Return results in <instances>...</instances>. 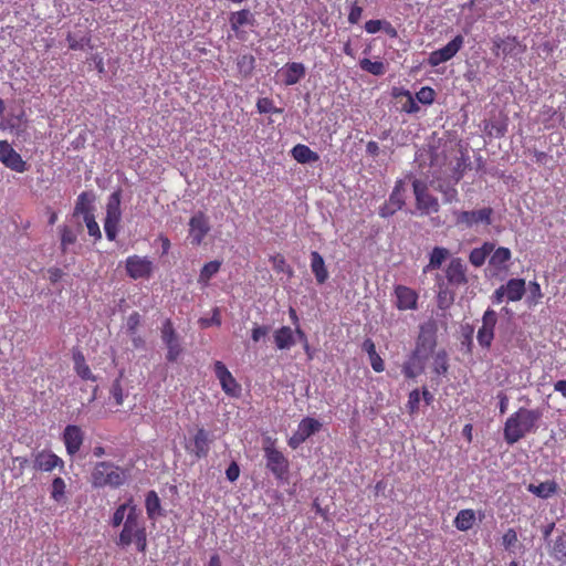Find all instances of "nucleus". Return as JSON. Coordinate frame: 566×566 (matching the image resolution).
Here are the masks:
<instances>
[{"mask_svg": "<svg viewBox=\"0 0 566 566\" xmlns=\"http://www.w3.org/2000/svg\"><path fill=\"white\" fill-rule=\"evenodd\" d=\"M543 412L539 409L520 408L512 413L504 424V440L507 444H514L523 439L527 433L537 430V422L542 418Z\"/></svg>", "mask_w": 566, "mask_h": 566, "instance_id": "f257e3e1", "label": "nucleus"}, {"mask_svg": "<svg viewBox=\"0 0 566 566\" xmlns=\"http://www.w3.org/2000/svg\"><path fill=\"white\" fill-rule=\"evenodd\" d=\"M126 480L125 472L112 462H98L92 471L91 482L94 488H118Z\"/></svg>", "mask_w": 566, "mask_h": 566, "instance_id": "f03ea898", "label": "nucleus"}, {"mask_svg": "<svg viewBox=\"0 0 566 566\" xmlns=\"http://www.w3.org/2000/svg\"><path fill=\"white\" fill-rule=\"evenodd\" d=\"M452 214L454 216V224L463 230L471 229L479 224H491L493 209L488 207L471 211L453 210Z\"/></svg>", "mask_w": 566, "mask_h": 566, "instance_id": "7ed1b4c3", "label": "nucleus"}, {"mask_svg": "<svg viewBox=\"0 0 566 566\" xmlns=\"http://www.w3.org/2000/svg\"><path fill=\"white\" fill-rule=\"evenodd\" d=\"M412 188L417 209L420 210L422 214H430L439 211V201L436 197L429 193L426 182L415 179L412 181Z\"/></svg>", "mask_w": 566, "mask_h": 566, "instance_id": "20e7f679", "label": "nucleus"}, {"mask_svg": "<svg viewBox=\"0 0 566 566\" xmlns=\"http://www.w3.org/2000/svg\"><path fill=\"white\" fill-rule=\"evenodd\" d=\"M437 332L438 325L433 319L421 324L415 350L430 357L437 346Z\"/></svg>", "mask_w": 566, "mask_h": 566, "instance_id": "39448f33", "label": "nucleus"}, {"mask_svg": "<svg viewBox=\"0 0 566 566\" xmlns=\"http://www.w3.org/2000/svg\"><path fill=\"white\" fill-rule=\"evenodd\" d=\"M160 334L161 339L167 347V360L171 363L176 361L182 352V347L180 345L179 336L169 318L163 323Z\"/></svg>", "mask_w": 566, "mask_h": 566, "instance_id": "423d86ee", "label": "nucleus"}, {"mask_svg": "<svg viewBox=\"0 0 566 566\" xmlns=\"http://www.w3.org/2000/svg\"><path fill=\"white\" fill-rule=\"evenodd\" d=\"M463 44L464 38L460 34L457 35L447 45L430 53L428 59L429 64L431 66H438L439 64L451 60L461 50Z\"/></svg>", "mask_w": 566, "mask_h": 566, "instance_id": "0eeeda50", "label": "nucleus"}, {"mask_svg": "<svg viewBox=\"0 0 566 566\" xmlns=\"http://www.w3.org/2000/svg\"><path fill=\"white\" fill-rule=\"evenodd\" d=\"M0 161L15 172H24L29 168L21 155L7 140H0Z\"/></svg>", "mask_w": 566, "mask_h": 566, "instance_id": "6e6552de", "label": "nucleus"}, {"mask_svg": "<svg viewBox=\"0 0 566 566\" xmlns=\"http://www.w3.org/2000/svg\"><path fill=\"white\" fill-rule=\"evenodd\" d=\"M405 182L402 180H398L389 197V200L380 207L379 216L382 218H388L400 210L405 205Z\"/></svg>", "mask_w": 566, "mask_h": 566, "instance_id": "1a4fd4ad", "label": "nucleus"}, {"mask_svg": "<svg viewBox=\"0 0 566 566\" xmlns=\"http://www.w3.org/2000/svg\"><path fill=\"white\" fill-rule=\"evenodd\" d=\"M497 322L495 311L488 308L482 317V326L478 331L476 339L481 347L489 348L494 338V327Z\"/></svg>", "mask_w": 566, "mask_h": 566, "instance_id": "9d476101", "label": "nucleus"}, {"mask_svg": "<svg viewBox=\"0 0 566 566\" xmlns=\"http://www.w3.org/2000/svg\"><path fill=\"white\" fill-rule=\"evenodd\" d=\"M127 274L134 279H148L153 272V262L146 256L132 255L126 259Z\"/></svg>", "mask_w": 566, "mask_h": 566, "instance_id": "9b49d317", "label": "nucleus"}, {"mask_svg": "<svg viewBox=\"0 0 566 566\" xmlns=\"http://www.w3.org/2000/svg\"><path fill=\"white\" fill-rule=\"evenodd\" d=\"M214 374L227 395L238 397L241 394V386L222 361L214 363Z\"/></svg>", "mask_w": 566, "mask_h": 566, "instance_id": "f8f14e48", "label": "nucleus"}, {"mask_svg": "<svg viewBox=\"0 0 566 566\" xmlns=\"http://www.w3.org/2000/svg\"><path fill=\"white\" fill-rule=\"evenodd\" d=\"M266 468L277 478L282 479L289 469V462L283 453L273 447L264 448Z\"/></svg>", "mask_w": 566, "mask_h": 566, "instance_id": "ddd939ff", "label": "nucleus"}, {"mask_svg": "<svg viewBox=\"0 0 566 566\" xmlns=\"http://www.w3.org/2000/svg\"><path fill=\"white\" fill-rule=\"evenodd\" d=\"M33 468L36 471L51 472L59 468L64 470V461L50 450H42L34 454Z\"/></svg>", "mask_w": 566, "mask_h": 566, "instance_id": "4468645a", "label": "nucleus"}, {"mask_svg": "<svg viewBox=\"0 0 566 566\" xmlns=\"http://www.w3.org/2000/svg\"><path fill=\"white\" fill-rule=\"evenodd\" d=\"M144 527L138 523V516L136 514L135 506L129 507V512L124 522V527L119 534L117 539V545L119 546H128L133 543V536H135L139 531Z\"/></svg>", "mask_w": 566, "mask_h": 566, "instance_id": "2eb2a0df", "label": "nucleus"}, {"mask_svg": "<svg viewBox=\"0 0 566 566\" xmlns=\"http://www.w3.org/2000/svg\"><path fill=\"white\" fill-rule=\"evenodd\" d=\"M210 231L208 218L203 212H197L189 221V237L193 245H200Z\"/></svg>", "mask_w": 566, "mask_h": 566, "instance_id": "dca6fc26", "label": "nucleus"}, {"mask_svg": "<svg viewBox=\"0 0 566 566\" xmlns=\"http://www.w3.org/2000/svg\"><path fill=\"white\" fill-rule=\"evenodd\" d=\"M444 272L447 283L451 286L459 287L468 283L467 266L460 258H453Z\"/></svg>", "mask_w": 566, "mask_h": 566, "instance_id": "f3484780", "label": "nucleus"}, {"mask_svg": "<svg viewBox=\"0 0 566 566\" xmlns=\"http://www.w3.org/2000/svg\"><path fill=\"white\" fill-rule=\"evenodd\" d=\"M428 359V356L413 349L411 356L402 365L403 375L407 378H416L423 373Z\"/></svg>", "mask_w": 566, "mask_h": 566, "instance_id": "a211bd4d", "label": "nucleus"}, {"mask_svg": "<svg viewBox=\"0 0 566 566\" xmlns=\"http://www.w3.org/2000/svg\"><path fill=\"white\" fill-rule=\"evenodd\" d=\"M83 432L80 427L69 424L64 429L63 440L66 448V452L70 455H74L81 448L83 443Z\"/></svg>", "mask_w": 566, "mask_h": 566, "instance_id": "6ab92c4d", "label": "nucleus"}, {"mask_svg": "<svg viewBox=\"0 0 566 566\" xmlns=\"http://www.w3.org/2000/svg\"><path fill=\"white\" fill-rule=\"evenodd\" d=\"M280 72L283 76L284 85L291 86L297 84L305 76L306 69L302 63L291 62L286 63Z\"/></svg>", "mask_w": 566, "mask_h": 566, "instance_id": "aec40b11", "label": "nucleus"}, {"mask_svg": "<svg viewBox=\"0 0 566 566\" xmlns=\"http://www.w3.org/2000/svg\"><path fill=\"white\" fill-rule=\"evenodd\" d=\"M395 295L397 298L396 305L399 310H415L417 307V294L411 289L398 285L395 289Z\"/></svg>", "mask_w": 566, "mask_h": 566, "instance_id": "412c9836", "label": "nucleus"}, {"mask_svg": "<svg viewBox=\"0 0 566 566\" xmlns=\"http://www.w3.org/2000/svg\"><path fill=\"white\" fill-rule=\"evenodd\" d=\"M274 343L277 349L289 350L296 344L294 331L289 326L277 328L273 334Z\"/></svg>", "mask_w": 566, "mask_h": 566, "instance_id": "4be33fe9", "label": "nucleus"}, {"mask_svg": "<svg viewBox=\"0 0 566 566\" xmlns=\"http://www.w3.org/2000/svg\"><path fill=\"white\" fill-rule=\"evenodd\" d=\"M209 433L205 429H198L193 437V447L190 450L191 453H193L197 458H205L208 455L209 452Z\"/></svg>", "mask_w": 566, "mask_h": 566, "instance_id": "5701e85b", "label": "nucleus"}, {"mask_svg": "<svg viewBox=\"0 0 566 566\" xmlns=\"http://www.w3.org/2000/svg\"><path fill=\"white\" fill-rule=\"evenodd\" d=\"M311 270L318 284H324L328 279V271L323 256L317 251L311 252Z\"/></svg>", "mask_w": 566, "mask_h": 566, "instance_id": "b1692460", "label": "nucleus"}, {"mask_svg": "<svg viewBox=\"0 0 566 566\" xmlns=\"http://www.w3.org/2000/svg\"><path fill=\"white\" fill-rule=\"evenodd\" d=\"M450 256L447 248L434 247L429 256V263L423 268V273H429L441 268L442 263Z\"/></svg>", "mask_w": 566, "mask_h": 566, "instance_id": "393cba45", "label": "nucleus"}, {"mask_svg": "<svg viewBox=\"0 0 566 566\" xmlns=\"http://www.w3.org/2000/svg\"><path fill=\"white\" fill-rule=\"evenodd\" d=\"M503 287L506 292L507 301L516 302L525 293V281L523 279H511Z\"/></svg>", "mask_w": 566, "mask_h": 566, "instance_id": "a878e982", "label": "nucleus"}, {"mask_svg": "<svg viewBox=\"0 0 566 566\" xmlns=\"http://www.w3.org/2000/svg\"><path fill=\"white\" fill-rule=\"evenodd\" d=\"M292 156L300 164H311L319 159V156L315 151L303 144H297L292 148Z\"/></svg>", "mask_w": 566, "mask_h": 566, "instance_id": "bb28decb", "label": "nucleus"}, {"mask_svg": "<svg viewBox=\"0 0 566 566\" xmlns=\"http://www.w3.org/2000/svg\"><path fill=\"white\" fill-rule=\"evenodd\" d=\"M122 218V211H107L104 220V230L106 238L114 241L117 235V227Z\"/></svg>", "mask_w": 566, "mask_h": 566, "instance_id": "cd10ccee", "label": "nucleus"}, {"mask_svg": "<svg viewBox=\"0 0 566 566\" xmlns=\"http://www.w3.org/2000/svg\"><path fill=\"white\" fill-rule=\"evenodd\" d=\"M551 557L556 562L566 565V533L559 534L551 546Z\"/></svg>", "mask_w": 566, "mask_h": 566, "instance_id": "c85d7f7f", "label": "nucleus"}, {"mask_svg": "<svg viewBox=\"0 0 566 566\" xmlns=\"http://www.w3.org/2000/svg\"><path fill=\"white\" fill-rule=\"evenodd\" d=\"M527 491L541 499H548L557 491V484L554 481H545L539 484H528Z\"/></svg>", "mask_w": 566, "mask_h": 566, "instance_id": "c756f323", "label": "nucleus"}, {"mask_svg": "<svg viewBox=\"0 0 566 566\" xmlns=\"http://www.w3.org/2000/svg\"><path fill=\"white\" fill-rule=\"evenodd\" d=\"M493 250L494 244L490 242H485L482 247L473 249L469 255L471 264L476 268L482 266L486 256L490 255Z\"/></svg>", "mask_w": 566, "mask_h": 566, "instance_id": "7c9ffc66", "label": "nucleus"}, {"mask_svg": "<svg viewBox=\"0 0 566 566\" xmlns=\"http://www.w3.org/2000/svg\"><path fill=\"white\" fill-rule=\"evenodd\" d=\"M255 19L248 9H243L237 12H232L230 15V24L233 31H238L240 27L250 24L254 25Z\"/></svg>", "mask_w": 566, "mask_h": 566, "instance_id": "2f4dec72", "label": "nucleus"}, {"mask_svg": "<svg viewBox=\"0 0 566 566\" xmlns=\"http://www.w3.org/2000/svg\"><path fill=\"white\" fill-rule=\"evenodd\" d=\"M66 41L71 50H83L91 42V36L86 31L69 32Z\"/></svg>", "mask_w": 566, "mask_h": 566, "instance_id": "473e14b6", "label": "nucleus"}, {"mask_svg": "<svg viewBox=\"0 0 566 566\" xmlns=\"http://www.w3.org/2000/svg\"><path fill=\"white\" fill-rule=\"evenodd\" d=\"M145 506L147 515L150 520H155L163 515L160 500L155 491H149L146 495Z\"/></svg>", "mask_w": 566, "mask_h": 566, "instance_id": "72a5a7b5", "label": "nucleus"}, {"mask_svg": "<svg viewBox=\"0 0 566 566\" xmlns=\"http://www.w3.org/2000/svg\"><path fill=\"white\" fill-rule=\"evenodd\" d=\"M321 427H322V423L318 420L311 418V417H306L301 420V422L297 426L296 431L303 438L307 439L311 436H313L314 433H316L317 431H319Z\"/></svg>", "mask_w": 566, "mask_h": 566, "instance_id": "f704fd0d", "label": "nucleus"}, {"mask_svg": "<svg viewBox=\"0 0 566 566\" xmlns=\"http://www.w3.org/2000/svg\"><path fill=\"white\" fill-rule=\"evenodd\" d=\"M475 521V514L473 510H461L455 518H454V526L459 531H468L470 530Z\"/></svg>", "mask_w": 566, "mask_h": 566, "instance_id": "c9c22d12", "label": "nucleus"}, {"mask_svg": "<svg viewBox=\"0 0 566 566\" xmlns=\"http://www.w3.org/2000/svg\"><path fill=\"white\" fill-rule=\"evenodd\" d=\"M65 492H66L65 481L60 476L54 478L52 481V484H51V492H50L51 499L53 501H55L56 503L64 502L66 499Z\"/></svg>", "mask_w": 566, "mask_h": 566, "instance_id": "e433bc0d", "label": "nucleus"}, {"mask_svg": "<svg viewBox=\"0 0 566 566\" xmlns=\"http://www.w3.org/2000/svg\"><path fill=\"white\" fill-rule=\"evenodd\" d=\"M92 198L87 192H82L76 200L74 208V216H85L92 214L91 208Z\"/></svg>", "mask_w": 566, "mask_h": 566, "instance_id": "4c0bfd02", "label": "nucleus"}, {"mask_svg": "<svg viewBox=\"0 0 566 566\" xmlns=\"http://www.w3.org/2000/svg\"><path fill=\"white\" fill-rule=\"evenodd\" d=\"M434 189L442 193L443 201L446 203L458 201V199H459L458 198V190L455 188L454 182L453 184H446V182H442V181H438V184L434 187Z\"/></svg>", "mask_w": 566, "mask_h": 566, "instance_id": "58836bf2", "label": "nucleus"}, {"mask_svg": "<svg viewBox=\"0 0 566 566\" xmlns=\"http://www.w3.org/2000/svg\"><path fill=\"white\" fill-rule=\"evenodd\" d=\"M359 66L361 70L373 74V75H384L386 72L385 64L378 61H370L369 59H363L359 61Z\"/></svg>", "mask_w": 566, "mask_h": 566, "instance_id": "ea45409f", "label": "nucleus"}, {"mask_svg": "<svg viewBox=\"0 0 566 566\" xmlns=\"http://www.w3.org/2000/svg\"><path fill=\"white\" fill-rule=\"evenodd\" d=\"M59 230L61 234V249L63 252H66L69 250V247L73 245L76 242L77 235L67 226H62L59 228Z\"/></svg>", "mask_w": 566, "mask_h": 566, "instance_id": "a19ab883", "label": "nucleus"}, {"mask_svg": "<svg viewBox=\"0 0 566 566\" xmlns=\"http://www.w3.org/2000/svg\"><path fill=\"white\" fill-rule=\"evenodd\" d=\"M75 370L77 375L86 380H95L90 367L86 365L82 354L74 355Z\"/></svg>", "mask_w": 566, "mask_h": 566, "instance_id": "79ce46f5", "label": "nucleus"}, {"mask_svg": "<svg viewBox=\"0 0 566 566\" xmlns=\"http://www.w3.org/2000/svg\"><path fill=\"white\" fill-rule=\"evenodd\" d=\"M511 259V251L507 248H497L493 250V254L490 259V264L496 268L502 266L505 262Z\"/></svg>", "mask_w": 566, "mask_h": 566, "instance_id": "37998d69", "label": "nucleus"}, {"mask_svg": "<svg viewBox=\"0 0 566 566\" xmlns=\"http://www.w3.org/2000/svg\"><path fill=\"white\" fill-rule=\"evenodd\" d=\"M518 544L517 533L514 528H509L502 536V546L506 552L514 553Z\"/></svg>", "mask_w": 566, "mask_h": 566, "instance_id": "c03bdc74", "label": "nucleus"}, {"mask_svg": "<svg viewBox=\"0 0 566 566\" xmlns=\"http://www.w3.org/2000/svg\"><path fill=\"white\" fill-rule=\"evenodd\" d=\"M254 62H255V59L253 55H251V54L241 55L238 59V66H239L240 72L244 76L251 75V73L254 69Z\"/></svg>", "mask_w": 566, "mask_h": 566, "instance_id": "a18cd8bd", "label": "nucleus"}, {"mask_svg": "<svg viewBox=\"0 0 566 566\" xmlns=\"http://www.w3.org/2000/svg\"><path fill=\"white\" fill-rule=\"evenodd\" d=\"M433 371L437 375H442L448 371V359L444 350H440L434 355Z\"/></svg>", "mask_w": 566, "mask_h": 566, "instance_id": "49530a36", "label": "nucleus"}, {"mask_svg": "<svg viewBox=\"0 0 566 566\" xmlns=\"http://www.w3.org/2000/svg\"><path fill=\"white\" fill-rule=\"evenodd\" d=\"M256 108H258L259 113H261V114H263V113L264 114H268V113L280 114V113H282V109L281 108H276L273 105L272 99H270L268 97L259 98L258 102H256Z\"/></svg>", "mask_w": 566, "mask_h": 566, "instance_id": "de8ad7c7", "label": "nucleus"}, {"mask_svg": "<svg viewBox=\"0 0 566 566\" xmlns=\"http://www.w3.org/2000/svg\"><path fill=\"white\" fill-rule=\"evenodd\" d=\"M83 220L86 224L88 234L91 237H94L95 239H101L102 232L99 230L98 223L95 221L94 214L92 213V214L85 216L83 218Z\"/></svg>", "mask_w": 566, "mask_h": 566, "instance_id": "09e8293b", "label": "nucleus"}, {"mask_svg": "<svg viewBox=\"0 0 566 566\" xmlns=\"http://www.w3.org/2000/svg\"><path fill=\"white\" fill-rule=\"evenodd\" d=\"M220 269V263L218 261H211L202 268L200 272V280L208 281L212 275H214Z\"/></svg>", "mask_w": 566, "mask_h": 566, "instance_id": "8fccbe9b", "label": "nucleus"}, {"mask_svg": "<svg viewBox=\"0 0 566 566\" xmlns=\"http://www.w3.org/2000/svg\"><path fill=\"white\" fill-rule=\"evenodd\" d=\"M434 95L436 93L431 87L424 86L417 92L416 97L422 104H431L434 99Z\"/></svg>", "mask_w": 566, "mask_h": 566, "instance_id": "3c124183", "label": "nucleus"}, {"mask_svg": "<svg viewBox=\"0 0 566 566\" xmlns=\"http://www.w3.org/2000/svg\"><path fill=\"white\" fill-rule=\"evenodd\" d=\"M111 396L115 400V403L117 406L123 405L124 394H123V388H122L119 379H115L113 381L112 387H111Z\"/></svg>", "mask_w": 566, "mask_h": 566, "instance_id": "603ef678", "label": "nucleus"}, {"mask_svg": "<svg viewBox=\"0 0 566 566\" xmlns=\"http://www.w3.org/2000/svg\"><path fill=\"white\" fill-rule=\"evenodd\" d=\"M420 399L421 395L418 389H415L409 394L407 406L410 413H416L418 411Z\"/></svg>", "mask_w": 566, "mask_h": 566, "instance_id": "864d4df0", "label": "nucleus"}, {"mask_svg": "<svg viewBox=\"0 0 566 566\" xmlns=\"http://www.w3.org/2000/svg\"><path fill=\"white\" fill-rule=\"evenodd\" d=\"M128 507V503H124L117 507L112 518V524L114 527H117L123 523Z\"/></svg>", "mask_w": 566, "mask_h": 566, "instance_id": "5fc2aeb1", "label": "nucleus"}, {"mask_svg": "<svg viewBox=\"0 0 566 566\" xmlns=\"http://www.w3.org/2000/svg\"><path fill=\"white\" fill-rule=\"evenodd\" d=\"M107 211H120V191L117 190L113 192L106 205Z\"/></svg>", "mask_w": 566, "mask_h": 566, "instance_id": "6e6d98bb", "label": "nucleus"}, {"mask_svg": "<svg viewBox=\"0 0 566 566\" xmlns=\"http://www.w3.org/2000/svg\"><path fill=\"white\" fill-rule=\"evenodd\" d=\"M133 542H135L136 547L139 552L145 553L147 548V537L145 527L139 531L135 536H133Z\"/></svg>", "mask_w": 566, "mask_h": 566, "instance_id": "4d7b16f0", "label": "nucleus"}, {"mask_svg": "<svg viewBox=\"0 0 566 566\" xmlns=\"http://www.w3.org/2000/svg\"><path fill=\"white\" fill-rule=\"evenodd\" d=\"M489 127V135L495 136L497 138L503 137L506 133V125L502 123H490L486 125V128Z\"/></svg>", "mask_w": 566, "mask_h": 566, "instance_id": "13d9d810", "label": "nucleus"}, {"mask_svg": "<svg viewBox=\"0 0 566 566\" xmlns=\"http://www.w3.org/2000/svg\"><path fill=\"white\" fill-rule=\"evenodd\" d=\"M200 325L202 327H209L210 325H217V326H220L221 325V317H220V311L218 307H216L213 310V314H212V317L211 318H200L199 321Z\"/></svg>", "mask_w": 566, "mask_h": 566, "instance_id": "bf43d9fd", "label": "nucleus"}, {"mask_svg": "<svg viewBox=\"0 0 566 566\" xmlns=\"http://www.w3.org/2000/svg\"><path fill=\"white\" fill-rule=\"evenodd\" d=\"M270 332V327L269 326H261V325H254V327L252 328V334H251V337H252V340L254 343H258L260 342L261 338H264Z\"/></svg>", "mask_w": 566, "mask_h": 566, "instance_id": "052dcab7", "label": "nucleus"}, {"mask_svg": "<svg viewBox=\"0 0 566 566\" xmlns=\"http://www.w3.org/2000/svg\"><path fill=\"white\" fill-rule=\"evenodd\" d=\"M139 323H140V316L137 312H134L128 316L127 332L129 335H134V333H136Z\"/></svg>", "mask_w": 566, "mask_h": 566, "instance_id": "680f3d73", "label": "nucleus"}, {"mask_svg": "<svg viewBox=\"0 0 566 566\" xmlns=\"http://www.w3.org/2000/svg\"><path fill=\"white\" fill-rule=\"evenodd\" d=\"M385 20H369L365 23V30L369 34H375L382 30Z\"/></svg>", "mask_w": 566, "mask_h": 566, "instance_id": "e2e57ef3", "label": "nucleus"}, {"mask_svg": "<svg viewBox=\"0 0 566 566\" xmlns=\"http://www.w3.org/2000/svg\"><path fill=\"white\" fill-rule=\"evenodd\" d=\"M361 14L363 8L357 4H353L348 14V22L352 24L358 23L361 18Z\"/></svg>", "mask_w": 566, "mask_h": 566, "instance_id": "0e129e2a", "label": "nucleus"}, {"mask_svg": "<svg viewBox=\"0 0 566 566\" xmlns=\"http://www.w3.org/2000/svg\"><path fill=\"white\" fill-rule=\"evenodd\" d=\"M226 475H227V479L230 481V482H234L239 479V475H240V468L239 465L237 464V462H232L228 469L226 470Z\"/></svg>", "mask_w": 566, "mask_h": 566, "instance_id": "69168bd1", "label": "nucleus"}, {"mask_svg": "<svg viewBox=\"0 0 566 566\" xmlns=\"http://www.w3.org/2000/svg\"><path fill=\"white\" fill-rule=\"evenodd\" d=\"M437 285L439 289V302L440 304H442V302L447 300L449 292L446 282L442 280L440 275H437Z\"/></svg>", "mask_w": 566, "mask_h": 566, "instance_id": "338daca9", "label": "nucleus"}, {"mask_svg": "<svg viewBox=\"0 0 566 566\" xmlns=\"http://www.w3.org/2000/svg\"><path fill=\"white\" fill-rule=\"evenodd\" d=\"M369 359L370 365L376 373H381L384 370V361L377 353L370 356Z\"/></svg>", "mask_w": 566, "mask_h": 566, "instance_id": "774afa93", "label": "nucleus"}]
</instances>
